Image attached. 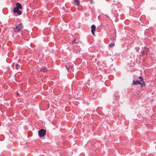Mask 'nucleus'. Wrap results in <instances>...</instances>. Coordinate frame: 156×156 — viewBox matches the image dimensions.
I'll return each mask as SVG.
<instances>
[{
    "label": "nucleus",
    "mask_w": 156,
    "mask_h": 156,
    "mask_svg": "<svg viewBox=\"0 0 156 156\" xmlns=\"http://www.w3.org/2000/svg\"><path fill=\"white\" fill-rule=\"evenodd\" d=\"M19 9L14 8L13 9V12L14 13H17L18 15H20L22 14V12Z\"/></svg>",
    "instance_id": "4"
},
{
    "label": "nucleus",
    "mask_w": 156,
    "mask_h": 156,
    "mask_svg": "<svg viewBox=\"0 0 156 156\" xmlns=\"http://www.w3.org/2000/svg\"><path fill=\"white\" fill-rule=\"evenodd\" d=\"M142 82H143V83H141V87H143V86H145V85H146L145 82H144L143 81H142Z\"/></svg>",
    "instance_id": "11"
},
{
    "label": "nucleus",
    "mask_w": 156,
    "mask_h": 156,
    "mask_svg": "<svg viewBox=\"0 0 156 156\" xmlns=\"http://www.w3.org/2000/svg\"><path fill=\"white\" fill-rule=\"evenodd\" d=\"M15 8L21 9H22V5L20 3L17 2L16 3V7Z\"/></svg>",
    "instance_id": "7"
},
{
    "label": "nucleus",
    "mask_w": 156,
    "mask_h": 156,
    "mask_svg": "<svg viewBox=\"0 0 156 156\" xmlns=\"http://www.w3.org/2000/svg\"><path fill=\"white\" fill-rule=\"evenodd\" d=\"M114 43L110 44H109V46L110 47H112L114 46Z\"/></svg>",
    "instance_id": "13"
},
{
    "label": "nucleus",
    "mask_w": 156,
    "mask_h": 156,
    "mask_svg": "<svg viewBox=\"0 0 156 156\" xmlns=\"http://www.w3.org/2000/svg\"><path fill=\"white\" fill-rule=\"evenodd\" d=\"M75 5L77 6L78 5L80 4V0H73Z\"/></svg>",
    "instance_id": "9"
},
{
    "label": "nucleus",
    "mask_w": 156,
    "mask_h": 156,
    "mask_svg": "<svg viewBox=\"0 0 156 156\" xmlns=\"http://www.w3.org/2000/svg\"><path fill=\"white\" fill-rule=\"evenodd\" d=\"M23 28V27L22 24L20 23L16 26V27L14 28V30L15 31H16L18 33H19L21 31Z\"/></svg>",
    "instance_id": "3"
},
{
    "label": "nucleus",
    "mask_w": 156,
    "mask_h": 156,
    "mask_svg": "<svg viewBox=\"0 0 156 156\" xmlns=\"http://www.w3.org/2000/svg\"><path fill=\"white\" fill-rule=\"evenodd\" d=\"M16 68L18 69L20 67V65L18 64H16L15 66Z\"/></svg>",
    "instance_id": "10"
},
{
    "label": "nucleus",
    "mask_w": 156,
    "mask_h": 156,
    "mask_svg": "<svg viewBox=\"0 0 156 156\" xmlns=\"http://www.w3.org/2000/svg\"><path fill=\"white\" fill-rule=\"evenodd\" d=\"M46 131L44 129H41L38 131V135L40 137H43L46 135Z\"/></svg>",
    "instance_id": "2"
},
{
    "label": "nucleus",
    "mask_w": 156,
    "mask_h": 156,
    "mask_svg": "<svg viewBox=\"0 0 156 156\" xmlns=\"http://www.w3.org/2000/svg\"><path fill=\"white\" fill-rule=\"evenodd\" d=\"M91 32L92 34L95 36V35L94 34V32L96 30V27L94 25H93L91 27Z\"/></svg>",
    "instance_id": "5"
},
{
    "label": "nucleus",
    "mask_w": 156,
    "mask_h": 156,
    "mask_svg": "<svg viewBox=\"0 0 156 156\" xmlns=\"http://www.w3.org/2000/svg\"><path fill=\"white\" fill-rule=\"evenodd\" d=\"M139 79L140 80V81H143V79L141 76H139Z\"/></svg>",
    "instance_id": "12"
},
{
    "label": "nucleus",
    "mask_w": 156,
    "mask_h": 156,
    "mask_svg": "<svg viewBox=\"0 0 156 156\" xmlns=\"http://www.w3.org/2000/svg\"><path fill=\"white\" fill-rule=\"evenodd\" d=\"M73 43H76V42H75V40H74L73 41Z\"/></svg>",
    "instance_id": "14"
},
{
    "label": "nucleus",
    "mask_w": 156,
    "mask_h": 156,
    "mask_svg": "<svg viewBox=\"0 0 156 156\" xmlns=\"http://www.w3.org/2000/svg\"><path fill=\"white\" fill-rule=\"evenodd\" d=\"M73 65L71 62H68L65 65V67L68 69V71H69L70 69L72 70L73 68Z\"/></svg>",
    "instance_id": "1"
},
{
    "label": "nucleus",
    "mask_w": 156,
    "mask_h": 156,
    "mask_svg": "<svg viewBox=\"0 0 156 156\" xmlns=\"http://www.w3.org/2000/svg\"><path fill=\"white\" fill-rule=\"evenodd\" d=\"M133 84L136 85L137 84L140 85L141 84V83L139 81V80H133Z\"/></svg>",
    "instance_id": "8"
},
{
    "label": "nucleus",
    "mask_w": 156,
    "mask_h": 156,
    "mask_svg": "<svg viewBox=\"0 0 156 156\" xmlns=\"http://www.w3.org/2000/svg\"><path fill=\"white\" fill-rule=\"evenodd\" d=\"M48 70L47 69L45 66H42L41 68V72H46Z\"/></svg>",
    "instance_id": "6"
}]
</instances>
